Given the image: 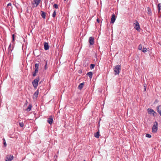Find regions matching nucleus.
Here are the masks:
<instances>
[{"label":"nucleus","instance_id":"1","mask_svg":"<svg viewBox=\"0 0 161 161\" xmlns=\"http://www.w3.org/2000/svg\"><path fill=\"white\" fill-rule=\"evenodd\" d=\"M121 69V66L120 65H116L114 66V75H116L119 74Z\"/></svg>","mask_w":161,"mask_h":161},{"label":"nucleus","instance_id":"2","mask_svg":"<svg viewBox=\"0 0 161 161\" xmlns=\"http://www.w3.org/2000/svg\"><path fill=\"white\" fill-rule=\"evenodd\" d=\"M40 80L39 77H37L32 82V84L35 88H36L38 85V83Z\"/></svg>","mask_w":161,"mask_h":161},{"label":"nucleus","instance_id":"3","mask_svg":"<svg viewBox=\"0 0 161 161\" xmlns=\"http://www.w3.org/2000/svg\"><path fill=\"white\" fill-rule=\"evenodd\" d=\"M158 123L157 121H155L152 127V132L153 133H156L158 130Z\"/></svg>","mask_w":161,"mask_h":161},{"label":"nucleus","instance_id":"4","mask_svg":"<svg viewBox=\"0 0 161 161\" xmlns=\"http://www.w3.org/2000/svg\"><path fill=\"white\" fill-rule=\"evenodd\" d=\"M14 158V157L11 155H7L5 158L6 161H11Z\"/></svg>","mask_w":161,"mask_h":161},{"label":"nucleus","instance_id":"5","mask_svg":"<svg viewBox=\"0 0 161 161\" xmlns=\"http://www.w3.org/2000/svg\"><path fill=\"white\" fill-rule=\"evenodd\" d=\"M41 0H34L33 2L32 3L33 4V7H36L40 3Z\"/></svg>","mask_w":161,"mask_h":161},{"label":"nucleus","instance_id":"6","mask_svg":"<svg viewBox=\"0 0 161 161\" xmlns=\"http://www.w3.org/2000/svg\"><path fill=\"white\" fill-rule=\"evenodd\" d=\"M147 110L149 114H152L154 116H155V114H156L155 111L152 108H148Z\"/></svg>","mask_w":161,"mask_h":161},{"label":"nucleus","instance_id":"7","mask_svg":"<svg viewBox=\"0 0 161 161\" xmlns=\"http://www.w3.org/2000/svg\"><path fill=\"white\" fill-rule=\"evenodd\" d=\"M89 42L91 45H93L94 44V38L92 36L90 37L89 38Z\"/></svg>","mask_w":161,"mask_h":161},{"label":"nucleus","instance_id":"8","mask_svg":"<svg viewBox=\"0 0 161 161\" xmlns=\"http://www.w3.org/2000/svg\"><path fill=\"white\" fill-rule=\"evenodd\" d=\"M53 117L52 116H51L47 119V122L50 125H51L53 122Z\"/></svg>","mask_w":161,"mask_h":161},{"label":"nucleus","instance_id":"9","mask_svg":"<svg viewBox=\"0 0 161 161\" xmlns=\"http://www.w3.org/2000/svg\"><path fill=\"white\" fill-rule=\"evenodd\" d=\"M116 20V17L115 14H112L111 18L110 23H114Z\"/></svg>","mask_w":161,"mask_h":161},{"label":"nucleus","instance_id":"10","mask_svg":"<svg viewBox=\"0 0 161 161\" xmlns=\"http://www.w3.org/2000/svg\"><path fill=\"white\" fill-rule=\"evenodd\" d=\"M135 25V28L137 31L139 30L140 29V25L138 21H136L135 23L134 24Z\"/></svg>","mask_w":161,"mask_h":161},{"label":"nucleus","instance_id":"11","mask_svg":"<svg viewBox=\"0 0 161 161\" xmlns=\"http://www.w3.org/2000/svg\"><path fill=\"white\" fill-rule=\"evenodd\" d=\"M39 90L38 89L34 93V97H33V99L36 98L38 97L39 94Z\"/></svg>","mask_w":161,"mask_h":161},{"label":"nucleus","instance_id":"12","mask_svg":"<svg viewBox=\"0 0 161 161\" xmlns=\"http://www.w3.org/2000/svg\"><path fill=\"white\" fill-rule=\"evenodd\" d=\"M44 49L46 50H47L49 49V47L47 43L45 42L44 43Z\"/></svg>","mask_w":161,"mask_h":161},{"label":"nucleus","instance_id":"13","mask_svg":"<svg viewBox=\"0 0 161 161\" xmlns=\"http://www.w3.org/2000/svg\"><path fill=\"white\" fill-rule=\"evenodd\" d=\"M157 111L161 116V105H159L157 107Z\"/></svg>","mask_w":161,"mask_h":161},{"label":"nucleus","instance_id":"14","mask_svg":"<svg viewBox=\"0 0 161 161\" xmlns=\"http://www.w3.org/2000/svg\"><path fill=\"white\" fill-rule=\"evenodd\" d=\"M84 85V82H82L79 84L78 86V88L80 90H81L83 87Z\"/></svg>","mask_w":161,"mask_h":161},{"label":"nucleus","instance_id":"15","mask_svg":"<svg viewBox=\"0 0 161 161\" xmlns=\"http://www.w3.org/2000/svg\"><path fill=\"white\" fill-rule=\"evenodd\" d=\"M32 107V105L31 104H30L28 106V108L26 109L25 110L27 111V112H29L31 111V110Z\"/></svg>","mask_w":161,"mask_h":161},{"label":"nucleus","instance_id":"16","mask_svg":"<svg viewBox=\"0 0 161 161\" xmlns=\"http://www.w3.org/2000/svg\"><path fill=\"white\" fill-rule=\"evenodd\" d=\"M41 15L42 17L44 19H45L46 18V13H45V12H44L43 11H41Z\"/></svg>","mask_w":161,"mask_h":161},{"label":"nucleus","instance_id":"17","mask_svg":"<svg viewBox=\"0 0 161 161\" xmlns=\"http://www.w3.org/2000/svg\"><path fill=\"white\" fill-rule=\"evenodd\" d=\"M99 130H98V131L95 134H94V136L95 137L98 138H99V136H100V134H99Z\"/></svg>","mask_w":161,"mask_h":161},{"label":"nucleus","instance_id":"18","mask_svg":"<svg viewBox=\"0 0 161 161\" xmlns=\"http://www.w3.org/2000/svg\"><path fill=\"white\" fill-rule=\"evenodd\" d=\"M93 73L92 72H88L86 75H87L90 78H92V76Z\"/></svg>","mask_w":161,"mask_h":161},{"label":"nucleus","instance_id":"19","mask_svg":"<svg viewBox=\"0 0 161 161\" xmlns=\"http://www.w3.org/2000/svg\"><path fill=\"white\" fill-rule=\"evenodd\" d=\"M148 11V14L149 15H152V11L150 8L149 7H148L147 8Z\"/></svg>","mask_w":161,"mask_h":161},{"label":"nucleus","instance_id":"20","mask_svg":"<svg viewBox=\"0 0 161 161\" xmlns=\"http://www.w3.org/2000/svg\"><path fill=\"white\" fill-rule=\"evenodd\" d=\"M38 72V70H35V71L32 72V75L33 76L35 77L36 75V73Z\"/></svg>","mask_w":161,"mask_h":161},{"label":"nucleus","instance_id":"21","mask_svg":"<svg viewBox=\"0 0 161 161\" xmlns=\"http://www.w3.org/2000/svg\"><path fill=\"white\" fill-rule=\"evenodd\" d=\"M39 64H36L35 65V69L36 70H37L38 71V69H39Z\"/></svg>","mask_w":161,"mask_h":161},{"label":"nucleus","instance_id":"22","mask_svg":"<svg viewBox=\"0 0 161 161\" xmlns=\"http://www.w3.org/2000/svg\"><path fill=\"white\" fill-rule=\"evenodd\" d=\"M3 146L4 147H6L7 146V144H6L5 139L4 138H3Z\"/></svg>","mask_w":161,"mask_h":161},{"label":"nucleus","instance_id":"23","mask_svg":"<svg viewBox=\"0 0 161 161\" xmlns=\"http://www.w3.org/2000/svg\"><path fill=\"white\" fill-rule=\"evenodd\" d=\"M11 44L10 43L8 46V52H9L10 53L12 51V50H11Z\"/></svg>","mask_w":161,"mask_h":161},{"label":"nucleus","instance_id":"24","mask_svg":"<svg viewBox=\"0 0 161 161\" xmlns=\"http://www.w3.org/2000/svg\"><path fill=\"white\" fill-rule=\"evenodd\" d=\"M95 66V65L94 64H91L90 66V68L91 69H93L94 68Z\"/></svg>","mask_w":161,"mask_h":161},{"label":"nucleus","instance_id":"25","mask_svg":"<svg viewBox=\"0 0 161 161\" xmlns=\"http://www.w3.org/2000/svg\"><path fill=\"white\" fill-rule=\"evenodd\" d=\"M158 11L160 12V9H161L160 7H161V4L160 3H158Z\"/></svg>","mask_w":161,"mask_h":161},{"label":"nucleus","instance_id":"26","mask_svg":"<svg viewBox=\"0 0 161 161\" xmlns=\"http://www.w3.org/2000/svg\"><path fill=\"white\" fill-rule=\"evenodd\" d=\"M142 46L141 44H140L138 47V49L139 50H140L142 49Z\"/></svg>","mask_w":161,"mask_h":161},{"label":"nucleus","instance_id":"27","mask_svg":"<svg viewBox=\"0 0 161 161\" xmlns=\"http://www.w3.org/2000/svg\"><path fill=\"white\" fill-rule=\"evenodd\" d=\"M147 50V49L146 47H143L142 50V52L143 53H146Z\"/></svg>","mask_w":161,"mask_h":161},{"label":"nucleus","instance_id":"28","mask_svg":"<svg viewBox=\"0 0 161 161\" xmlns=\"http://www.w3.org/2000/svg\"><path fill=\"white\" fill-rule=\"evenodd\" d=\"M56 15V11L54 10L53 12V14H52V16L53 17H55Z\"/></svg>","mask_w":161,"mask_h":161},{"label":"nucleus","instance_id":"29","mask_svg":"<svg viewBox=\"0 0 161 161\" xmlns=\"http://www.w3.org/2000/svg\"><path fill=\"white\" fill-rule=\"evenodd\" d=\"M45 62H46V64H45V67H44V69H45L46 70L47 69V61H45Z\"/></svg>","mask_w":161,"mask_h":161},{"label":"nucleus","instance_id":"30","mask_svg":"<svg viewBox=\"0 0 161 161\" xmlns=\"http://www.w3.org/2000/svg\"><path fill=\"white\" fill-rule=\"evenodd\" d=\"M19 126L21 127H23L24 126V124L23 122H21L19 123Z\"/></svg>","mask_w":161,"mask_h":161},{"label":"nucleus","instance_id":"31","mask_svg":"<svg viewBox=\"0 0 161 161\" xmlns=\"http://www.w3.org/2000/svg\"><path fill=\"white\" fill-rule=\"evenodd\" d=\"M53 7L57 9L58 8V5L56 4H55L53 5Z\"/></svg>","mask_w":161,"mask_h":161},{"label":"nucleus","instance_id":"32","mask_svg":"<svg viewBox=\"0 0 161 161\" xmlns=\"http://www.w3.org/2000/svg\"><path fill=\"white\" fill-rule=\"evenodd\" d=\"M146 136L147 137L151 138L152 136L150 134H147L146 135Z\"/></svg>","mask_w":161,"mask_h":161},{"label":"nucleus","instance_id":"33","mask_svg":"<svg viewBox=\"0 0 161 161\" xmlns=\"http://www.w3.org/2000/svg\"><path fill=\"white\" fill-rule=\"evenodd\" d=\"M12 42H14V34H13L12 36Z\"/></svg>","mask_w":161,"mask_h":161},{"label":"nucleus","instance_id":"34","mask_svg":"<svg viewBox=\"0 0 161 161\" xmlns=\"http://www.w3.org/2000/svg\"><path fill=\"white\" fill-rule=\"evenodd\" d=\"M82 69H80L78 70V73H80V74H81L82 73Z\"/></svg>","mask_w":161,"mask_h":161},{"label":"nucleus","instance_id":"35","mask_svg":"<svg viewBox=\"0 0 161 161\" xmlns=\"http://www.w3.org/2000/svg\"><path fill=\"white\" fill-rule=\"evenodd\" d=\"M57 157H58V156L56 155H55L54 156V158L55 159V160H56V159H57Z\"/></svg>","mask_w":161,"mask_h":161},{"label":"nucleus","instance_id":"36","mask_svg":"<svg viewBox=\"0 0 161 161\" xmlns=\"http://www.w3.org/2000/svg\"><path fill=\"white\" fill-rule=\"evenodd\" d=\"M88 65V64H86V63H83V65L84 66H85V67H86V66H87Z\"/></svg>","mask_w":161,"mask_h":161},{"label":"nucleus","instance_id":"37","mask_svg":"<svg viewBox=\"0 0 161 161\" xmlns=\"http://www.w3.org/2000/svg\"><path fill=\"white\" fill-rule=\"evenodd\" d=\"M11 6V3H8L7 5V7H8L9 6Z\"/></svg>","mask_w":161,"mask_h":161},{"label":"nucleus","instance_id":"38","mask_svg":"<svg viewBox=\"0 0 161 161\" xmlns=\"http://www.w3.org/2000/svg\"><path fill=\"white\" fill-rule=\"evenodd\" d=\"M97 21L98 22V23H99V19H97Z\"/></svg>","mask_w":161,"mask_h":161},{"label":"nucleus","instance_id":"39","mask_svg":"<svg viewBox=\"0 0 161 161\" xmlns=\"http://www.w3.org/2000/svg\"><path fill=\"white\" fill-rule=\"evenodd\" d=\"M158 102L157 100L156 99L154 102V103H157Z\"/></svg>","mask_w":161,"mask_h":161},{"label":"nucleus","instance_id":"40","mask_svg":"<svg viewBox=\"0 0 161 161\" xmlns=\"http://www.w3.org/2000/svg\"><path fill=\"white\" fill-rule=\"evenodd\" d=\"M27 103H28L27 101V100H26V104H27Z\"/></svg>","mask_w":161,"mask_h":161},{"label":"nucleus","instance_id":"41","mask_svg":"<svg viewBox=\"0 0 161 161\" xmlns=\"http://www.w3.org/2000/svg\"><path fill=\"white\" fill-rule=\"evenodd\" d=\"M146 88H145V91H146Z\"/></svg>","mask_w":161,"mask_h":161},{"label":"nucleus","instance_id":"42","mask_svg":"<svg viewBox=\"0 0 161 161\" xmlns=\"http://www.w3.org/2000/svg\"><path fill=\"white\" fill-rule=\"evenodd\" d=\"M83 161H86L85 160H84Z\"/></svg>","mask_w":161,"mask_h":161},{"label":"nucleus","instance_id":"43","mask_svg":"<svg viewBox=\"0 0 161 161\" xmlns=\"http://www.w3.org/2000/svg\"><path fill=\"white\" fill-rule=\"evenodd\" d=\"M64 1H66V0H64Z\"/></svg>","mask_w":161,"mask_h":161}]
</instances>
